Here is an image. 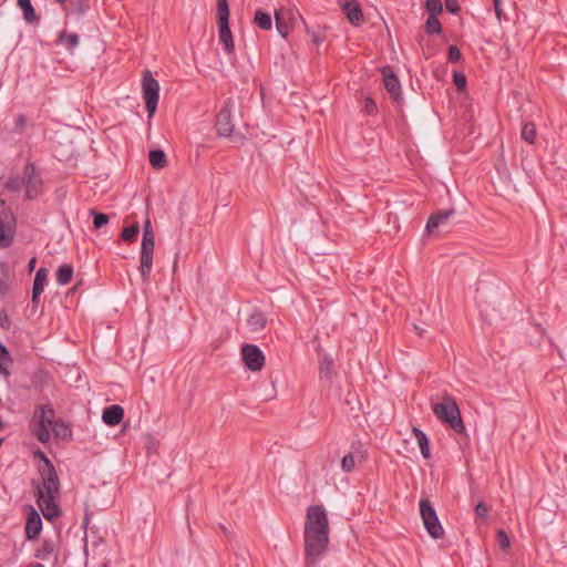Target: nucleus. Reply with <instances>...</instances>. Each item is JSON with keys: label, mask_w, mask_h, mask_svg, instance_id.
Returning <instances> with one entry per match:
<instances>
[{"label": "nucleus", "mask_w": 567, "mask_h": 567, "mask_svg": "<svg viewBox=\"0 0 567 567\" xmlns=\"http://www.w3.org/2000/svg\"><path fill=\"white\" fill-rule=\"evenodd\" d=\"M303 540L306 563L308 566L316 565L329 544V520L323 506L311 505L308 507Z\"/></svg>", "instance_id": "nucleus-1"}, {"label": "nucleus", "mask_w": 567, "mask_h": 567, "mask_svg": "<svg viewBox=\"0 0 567 567\" xmlns=\"http://www.w3.org/2000/svg\"><path fill=\"white\" fill-rule=\"evenodd\" d=\"M43 465L39 468L41 482L37 485V504L44 518L53 522L61 515L56 504L60 495V481L51 461L42 454Z\"/></svg>", "instance_id": "nucleus-2"}, {"label": "nucleus", "mask_w": 567, "mask_h": 567, "mask_svg": "<svg viewBox=\"0 0 567 567\" xmlns=\"http://www.w3.org/2000/svg\"><path fill=\"white\" fill-rule=\"evenodd\" d=\"M432 410L440 422L458 434L465 432L460 408L453 396L445 394L442 402L433 403Z\"/></svg>", "instance_id": "nucleus-3"}, {"label": "nucleus", "mask_w": 567, "mask_h": 567, "mask_svg": "<svg viewBox=\"0 0 567 567\" xmlns=\"http://www.w3.org/2000/svg\"><path fill=\"white\" fill-rule=\"evenodd\" d=\"M229 16L228 0H217L218 39L224 45L225 52L233 54L235 52V44L229 28Z\"/></svg>", "instance_id": "nucleus-4"}, {"label": "nucleus", "mask_w": 567, "mask_h": 567, "mask_svg": "<svg viewBox=\"0 0 567 567\" xmlns=\"http://www.w3.org/2000/svg\"><path fill=\"white\" fill-rule=\"evenodd\" d=\"M234 109L235 103L233 99H227L216 116V131L219 136L228 137L236 142L241 140V135L235 133V125L233 121Z\"/></svg>", "instance_id": "nucleus-5"}, {"label": "nucleus", "mask_w": 567, "mask_h": 567, "mask_svg": "<svg viewBox=\"0 0 567 567\" xmlns=\"http://www.w3.org/2000/svg\"><path fill=\"white\" fill-rule=\"evenodd\" d=\"M142 94L145 101V109L148 117H153L156 112L159 100V83L153 78L150 70H144L142 74Z\"/></svg>", "instance_id": "nucleus-6"}, {"label": "nucleus", "mask_w": 567, "mask_h": 567, "mask_svg": "<svg viewBox=\"0 0 567 567\" xmlns=\"http://www.w3.org/2000/svg\"><path fill=\"white\" fill-rule=\"evenodd\" d=\"M16 233V217L6 202L0 198V248L12 245Z\"/></svg>", "instance_id": "nucleus-7"}, {"label": "nucleus", "mask_w": 567, "mask_h": 567, "mask_svg": "<svg viewBox=\"0 0 567 567\" xmlns=\"http://www.w3.org/2000/svg\"><path fill=\"white\" fill-rule=\"evenodd\" d=\"M419 505L420 514L429 535L435 539L442 538L444 529L431 502L427 498H421Z\"/></svg>", "instance_id": "nucleus-8"}, {"label": "nucleus", "mask_w": 567, "mask_h": 567, "mask_svg": "<svg viewBox=\"0 0 567 567\" xmlns=\"http://www.w3.org/2000/svg\"><path fill=\"white\" fill-rule=\"evenodd\" d=\"M23 186L25 188V197L28 199H33L38 197L41 190L42 181L37 172L35 166L32 163H28L24 166L23 174Z\"/></svg>", "instance_id": "nucleus-9"}, {"label": "nucleus", "mask_w": 567, "mask_h": 567, "mask_svg": "<svg viewBox=\"0 0 567 567\" xmlns=\"http://www.w3.org/2000/svg\"><path fill=\"white\" fill-rule=\"evenodd\" d=\"M241 357L245 365L250 371H260L265 365V355L256 344H245L241 348Z\"/></svg>", "instance_id": "nucleus-10"}, {"label": "nucleus", "mask_w": 567, "mask_h": 567, "mask_svg": "<svg viewBox=\"0 0 567 567\" xmlns=\"http://www.w3.org/2000/svg\"><path fill=\"white\" fill-rule=\"evenodd\" d=\"M155 241L142 240L140 251V271L143 281H148L153 268Z\"/></svg>", "instance_id": "nucleus-11"}, {"label": "nucleus", "mask_w": 567, "mask_h": 567, "mask_svg": "<svg viewBox=\"0 0 567 567\" xmlns=\"http://www.w3.org/2000/svg\"><path fill=\"white\" fill-rule=\"evenodd\" d=\"M301 18V16L298 12H293L292 10H278L275 12V22L276 28L279 34L282 38H287L290 32V24L289 21L295 20L296 18Z\"/></svg>", "instance_id": "nucleus-12"}, {"label": "nucleus", "mask_w": 567, "mask_h": 567, "mask_svg": "<svg viewBox=\"0 0 567 567\" xmlns=\"http://www.w3.org/2000/svg\"><path fill=\"white\" fill-rule=\"evenodd\" d=\"M455 214L453 208L451 209H442L433 213L426 223L425 229L429 235H434L437 233L439 228L445 225L451 216Z\"/></svg>", "instance_id": "nucleus-13"}, {"label": "nucleus", "mask_w": 567, "mask_h": 567, "mask_svg": "<svg viewBox=\"0 0 567 567\" xmlns=\"http://www.w3.org/2000/svg\"><path fill=\"white\" fill-rule=\"evenodd\" d=\"M381 72L386 91L391 94L393 100L398 101L401 99V84L398 76L388 66L383 68Z\"/></svg>", "instance_id": "nucleus-14"}, {"label": "nucleus", "mask_w": 567, "mask_h": 567, "mask_svg": "<svg viewBox=\"0 0 567 567\" xmlns=\"http://www.w3.org/2000/svg\"><path fill=\"white\" fill-rule=\"evenodd\" d=\"M342 10L351 24L359 27L363 22L362 9L357 0L347 1Z\"/></svg>", "instance_id": "nucleus-15"}, {"label": "nucleus", "mask_w": 567, "mask_h": 567, "mask_svg": "<svg viewBox=\"0 0 567 567\" xmlns=\"http://www.w3.org/2000/svg\"><path fill=\"white\" fill-rule=\"evenodd\" d=\"M124 417V409L118 404H113L104 409L102 420L106 425L115 426Z\"/></svg>", "instance_id": "nucleus-16"}, {"label": "nucleus", "mask_w": 567, "mask_h": 567, "mask_svg": "<svg viewBox=\"0 0 567 567\" xmlns=\"http://www.w3.org/2000/svg\"><path fill=\"white\" fill-rule=\"evenodd\" d=\"M42 529V519L40 514L35 509H31L28 515L27 524H25V535L29 539L35 538L39 536Z\"/></svg>", "instance_id": "nucleus-17"}, {"label": "nucleus", "mask_w": 567, "mask_h": 567, "mask_svg": "<svg viewBox=\"0 0 567 567\" xmlns=\"http://www.w3.org/2000/svg\"><path fill=\"white\" fill-rule=\"evenodd\" d=\"M34 419L37 423L51 427L56 421L55 411L51 404L41 405L35 410Z\"/></svg>", "instance_id": "nucleus-18"}, {"label": "nucleus", "mask_w": 567, "mask_h": 567, "mask_svg": "<svg viewBox=\"0 0 567 567\" xmlns=\"http://www.w3.org/2000/svg\"><path fill=\"white\" fill-rule=\"evenodd\" d=\"M80 38L76 33L61 31L58 35V44L63 45L69 52H73L79 45Z\"/></svg>", "instance_id": "nucleus-19"}, {"label": "nucleus", "mask_w": 567, "mask_h": 567, "mask_svg": "<svg viewBox=\"0 0 567 567\" xmlns=\"http://www.w3.org/2000/svg\"><path fill=\"white\" fill-rule=\"evenodd\" d=\"M12 275L7 262L0 261V296H4L11 286Z\"/></svg>", "instance_id": "nucleus-20"}, {"label": "nucleus", "mask_w": 567, "mask_h": 567, "mask_svg": "<svg viewBox=\"0 0 567 567\" xmlns=\"http://www.w3.org/2000/svg\"><path fill=\"white\" fill-rule=\"evenodd\" d=\"M267 318L260 311H254L247 319V326L251 332H259L266 328Z\"/></svg>", "instance_id": "nucleus-21"}, {"label": "nucleus", "mask_w": 567, "mask_h": 567, "mask_svg": "<svg viewBox=\"0 0 567 567\" xmlns=\"http://www.w3.org/2000/svg\"><path fill=\"white\" fill-rule=\"evenodd\" d=\"M412 432L417 442V445L420 447L422 456L426 460L430 458L431 457L430 442H429L426 434L422 430H420L419 427H415V426L412 429Z\"/></svg>", "instance_id": "nucleus-22"}, {"label": "nucleus", "mask_w": 567, "mask_h": 567, "mask_svg": "<svg viewBox=\"0 0 567 567\" xmlns=\"http://www.w3.org/2000/svg\"><path fill=\"white\" fill-rule=\"evenodd\" d=\"M17 4L21 9V11L23 13V19L28 23L33 24V23L39 22V17L35 13V10L31 3V0H18Z\"/></svg>", "instance_id": "nucleus-23"}, {"label": "nucleus", "mask_w": 567, "mask_h": 567, "mask_svg": "<svg viewBox=\"0 0 567 567\" xmlns=\"http://www.w3.org/2000/svg\"><path fill=\"white\" fill-rule=\"evenodd\" d=\"M55 553L56 543L52 539H45L37 550V557L42 560H49L51 557H55Z\"/></svg>", "instance_id": "nucleus-24"}, {"label": "nucleus", "mask_w": 567, "mask_h": 567, "mask_svg": "<svg viewBox=\"0 0 567 567\" xmlns=\"http://www.w3.org/2000/svg\"><path fill=\"white\" fill-rule=\"evenodd\" d=\"M254 24L264 31L271 30L272 20L270 14L261 9L256 10L254 17Z\"/></svg>", "instance_id": "nucleus-25"}, {"label": "nucleus", "mask_w": 567, "mask_h": 567, "mask_svg": "<svg viewBox=\"0 0 567 567\" xmlns=\"http://www.w3.org/2000/svg\"><path fill=\"white\" fill-rule=\"evenodd\" d=\"M12 358L9 350L0 343V374L4 378L10 375Z\"/></svg>", "instance_id": "nucleus-26"}, {"label": "nucleus", "mask_w": 567, "mask_h": 567, "mask_svg": "<svg viewBox=\"0 0 567 567\" xmlns=\"http://www.w3.org/2000/svg\"><path fill=\"white\" fill-rule=\"evenodd\" d=\"M74 269L70 264L61 265L56 270V282L61 286L68 285L73 277Z\"/></svg>", "instance_id": "nucleus-27"}, {"label": "nucleus", "mask_w": 567, "mask_h": 567, "mask_svg": "<svg viewBox=\"0 0 567 567\" xmlns=\"http://www.w3.org/2000/svg\"><path fill=\"white\" fill-rule=\"evenodd\" d=\"M48 279V269L41 267L34 277L33 281V290H35V293H42L44 291V286L47 284Z\"/></svg>", "instance_id": "nucleus-28"}, {"label": "nucleus", "mask_w": 567, "mask_h": 567, "mask_svg": "<svg viewBox=\"0 0 567 567\" xmlns=\"http://www.w3.org/2000/svg\"><path fill=\"white\" fill-rule=\"evenodd\" d=\"M150 163L151 165L154 167V168H163L166 166V155L163 151L161 150H153L150 152Z\"/></svg>", "instance_id": "nucleus-29"}, {"label": "nucleus", "mask_w": 567, "mask_h": 567, "mask_svg": "<svg viewBox=\"0 0 567 567\" xmlns=\"http://www.w3.org/2000/svg\"><path fill=\"white\" fill-rule=\"evenodd\" d=\"M54 435L61 439H68L71 436V430L69 425L63 420H56L54 424L51 426Z\"/></svg>", "instance_id": "nucleus-30"}, {"label": "nucleus", "mask_w": 567, "mask_h": 567, "mask_svg": "<svg viewBox=\"0 0 567 567\" xmlns=\"http://www.w3.org/2000/svg\"><path fill=\"white\" fill-rule=\"evenodd\" d=\"M536 126L534 123L527 122L522 127V138L529 144H534L536 140Z\"/></svg>", "instance_id": "nucleus-31"}, {"label": "nucleus", "mask_w": 567, "mask_h": 567, "mask_svg": "<svg viewBox=\"0 0 567 567\" xmlns=\"http://www.w3.org/2000/svg\"><path fill=\"white\" fill-rule=\"evenodd\" d=\"M50 430H51V427H49L47 425H42L40 423H37L33 434L39 442L48 443L51 439Z\"/></svg>", "instance_id": "nucleus-32"}, {"label": "nucleus", "mask_w": 567, "mask_h": 567, "mask_svg": "<svg viewBox=\"0 0 567 567\" xmlns=\"http://www.w3.org/2000/svg\"><path fill=\"white\" fill-rule=\"evenodd\" d=\"M138 233H140V227H138V224L135 223L128 227H125L122 230L121 238L125 241L132 243V241L136 240Z\"/></svg>", "instance_id": "nucleus-33"}, {"label": "nucleus", "mask_w": 567, "mask_h": 567, "mask_svg": "<svg viewBox=\"0 0 567 567\" xmlns=\"http://www.w3.org/2000/svg\"><path fill=\"white\" fill-rule=\"evenodd\" d=\"M425 27L427 33L440 34L442 32L441 23L439 19L434 16H429Z\"/></svg>", "instance_id": "nucleus-34"}, {"label": "nucleus", "mask_w": 567, "mask_h": 567, "mask_svg": "<svg viewBox=\"0 0 567 567\" xmlns=\"http://www.w3.org/2000/svg\"><path fill=\"white\" fill-rule=\"evenodd\" d=\"M91 215H93V217H94L93 226L95 229H100L109 223V216L103 213H99L96 210H91Z\"/></svg>", "instance_id": "nucleus-35"}, {"label": "nucleus", "mask_w": 567, "mask_h": 567, "mask_svg": "<svg viewBox=\"0 0 567 567\" xmlns=\"http://www.w3.org/2000/svg\"><path fill=\"white\" fill-rule=\"evenodd\" d=\"M23 187V179L21 176L10 178L6 183V188L11 192H20Z\"/></svg>", "instance_id": "nucleus-36"}, {"label": "nucleus", "mask_w": 567, "mask_h": 567, "mask_svg": "<svg viewBox=\"0 0 567 567\" xmlns=\"http://www.w3.org/2000/svg\"><path fill=\"white\" fill-rule=\"evenodd\" d=\"M425 7L430 12V16L435 17L443 11L442 2L440 0H426Z\"/></svg>", "instance_id": "nucleus-37"}, {"label": "nucleus", "mask_w": 567, "mask_h": 567, "mask_svg": "<svg viewBox=\"0 0 567 567\" xmlns=\"http://www.w3.org/2000/svg\"><path fill=\"white\" fill-rule=\"evenodd\" d=\"M333 361L331 359H323L320 363V374L323 378L329 379L332 373Z\"/></svg>", "instance_id": "nucleus-38"}, {"label": "nucleus", "mask_w": 567, "mask_h": 567, "mask_svg": "<svg viewBox=\"0 0 567 567\" xmlns=\"http://www.w3.org/2000/svg\"><path fill=\"white\" fill-rule=\"evenodd\" d=\"M355 462L351 453L344 455L341 460V468L346 473H350L354 468Z\"/></svg>", "instance_id": "nucleus-39"}, {"label": "nucleus", "mask_w": 567, "mask_h": 567, "mask_svg": "<svg viewBox=\"0 0 567 567\" xmlns=\"http://www.w3.org/2000/svg\"><path fill=\"white\" fill-rule=\"evenodd\" d=\"M307 33L311 37L312 42L316 45H320L326 39L323 31H311L307 28Z\"/></svg>", "instance_id": "nucleus-40"}, {"label": "nucleus", "mask_w": 567, "mask_h": 567, "mask_svg": "<svg viewBox=\"0 0 567 567\" xmlns=\"http://www.w3.org/2000/svg\"><path fill=\"white\" fill-rule=\"evenodd\" d=\"M453 82L458 90H463L466 86V78L462 72H454Z\"/></svg>", "instance_id": "nucleus-41"}, {"label": "nucleus", "mask_w": 567, "mask_h": 567, "mask_svg": "<svg viewBox=\"0 0 567 567\" xmlns=\"http://www.w3.org/2000/svg\"><path fill=\"white\" fill-rule=\"evenodd\" d=\"M497 542L502 549L508 548L511 544L509 537L503 529L497 532Z\"/></svg>", "instance_id": "nucleus-42"}, {"label": "nucleus", "mask_w": 567, "mask_h": 567, "mask_svg": "<svg viewBox=\"0 0 567 567\" xmlns=\"http://www.w3.org/2000/svg\"><path fill=\"white\" fill-rule=\"evenodd\" d=\"M475 514L480 518H486L489 514V508L484 502H480L475 507Z\"/></svg>", "instance_id": "nucleus-43"}, {"label": "nucleus", "mask_w": 567, "mask_h": 567, "mask_svg": "<svg viewBox=\"0 0 567 567\" xmlns=\"http://www.w3.org/2000/svg\"><path fill=\"white\" fill-rule=\"evenodd\" d=\"M462 54H461V51L458 50L457 47L455 45H451L449 48V52H447V59L449 61L451 62H457L460 59H461Z\"/></svg>", "instance_id": "nucleus-44"}, {"label": "nucleus", "mask_w": 567, "mask_h": 567, "mask_svg": "<svg viewBox=\"0 0 567 567\" xmlns=\"http://www.w3.org/2000/svg\"><path fill=\"white\" fill-rule=\"evenodd\" d=\"M377 103L371 97H367L364 101V112L369 115L377 112Z\"/></svg>", "instance_id": "nucleus-45"}, {"label": "nucleus", "mask_w": 567, "mask_h": 567, "mask_svg": "<svg viewBox=\"0 0 567 567\" xmlns=\"http://www.w3.org/2000/svg\"><path fill=\"white\" fill-rule=\"evenodd\" d=\"M14 124V132H21L27 125V117L23 114H18Z\"/></svg>", "instance_id": "nucleus-46"}, {"label": "nucleus", "mask_w": 567, "mask_h": 567, "mask_svg": "<svg viewBox=\"0 0 567 567\" xmlns=\"http://www.w3.org/2000/svg\"><path fill=\"white\" fill-rule=\"evenodd\" d=\"M445 7L452 13H456L460 10V7H458L456 0H446Z\"/></svg>", "instance_id": "nucleus-47"}, {"label": "nucleus", "mask_w": 567, "mask_h": 567, "mask_svg": "<svg viewBox=\"0 0 567 567\" xmlns=\"http://www.w3.org/2000/svg\"><path fill=\"white\" fill-rule=\"evenodd\" d=\"M142 240L155 241V233L152 231H143Z\"/></svg>", "instance_id": "nucleus-48"}, {"label": "nucleus", "mask_w": 567, "mask_h": 567, "mask_svg": "<svg viewBox=\"0 0 567 567\" xmlns=\"http://www.w3.org/2000/svg\"><path fill=\"white\" fill-rule=\"evenodd\" d=\"M494 9L498 18H501L502 9H501V0H493Z\"/></svg>", "instance_id": "nucleus-49"}, {"label": "nucleus", "mask_w": 567, "mask_h": 567, "mask_svg": "<svg viewBox=\"0 0 567 567\" xmlns=\"http://www.w3.org/2000/svg\"><path fill=\"white\" fill-rule=\"evenodd\" d=\"M152 230H153L152 223H151V219L147 217L143 225V231H152Z\"/></svg>", "instance_id": "nucleus-50"}, {"label": "nucleus", "mask_w": 567, "mask_h": 567, "mask_svg": "<svg viewBox=\"0 0 567 567\" xmlns=\"http://www.w3.org/2000/svg\"><path fill=\"white\" fill-rule=\"evenodd\" d=\"M41 295L42 293H35V290L32 289V303L37 305Z\"/></svg>", "instance_id": "nucleus-51"}, {"label": "nucleus", "mask_w": 567, "mask_h": 567, "mask_svg": "<svg viewBox=\"0 0 567 567\" xmlns=\"http://www.w3.org/2000/svg\"><path fill=\"white\" fill-rule=\"evenodd\" d=\"M37 264V259L35 258H32L30 261H29V268H30V271H32L34 269V266Z\"/></svg>", "instance_id": "nucleus-52"}, {"label": "nucleus", "mask_w": 567, "mask_h": 567, "mask_svg": "<svg viewBox=\"0 0 567 567\" xmlns=\"http://www.w3.org/2000/svg\"><path fill=\"white\" fill-rule=\"evenodd\" d=\"M68 0H56L60 4H64Z\"/></svg>", "instance_id": "nucleus-53"}, {"label": "nucleus", "mask_w": 567, "mask_h": 567, "mask_svg": "<svg viewBox=\"0 0 567 567\" xmlns=\"http://www.w3.org/2000/svg\"><path fill=\"white\" fill-rule=\"evenodd\" d=\"M32 567H43V565L38 563V564L33 565Z\"/></svg>", "instance_id": "nucleus-54"}]
</instances>
